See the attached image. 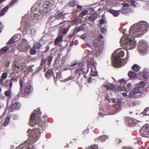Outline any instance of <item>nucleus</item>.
<instances>
[{
    "label": "nucleus",
    "mask_w": 149,
    "mask_h": 149,
    "mask_svg": "<svg viewBox=\"0 0 149 149\" xmlns=\"http://www.w3.org/2000/svg\"><path fill=\"white\" fill-rule=\"evenodd\" d=\"M149 25L147 22L144 21H140L133 25L129 30L130 35L123 36L120 39L121 45L125 48L132 49L135 47L136 42L130 37H138L147 31Z\"/></svg>",
    "instance_id": "f257e3e1"
},
{
    "label": "nucleus",
    "mask_w": 149,
    "mask_h": 149,
    "mask_svg": "<svg viewBox=\"0 0 149 149\" xmlns=\"http://www.w3.org/2000/svg\"><path fill=\"white\" fill-rule=\"evenodd\" d=\"M124 55V51L120 49L115 51L111 56L112 65L115 67L118 68L125 65L128 61V54H127V56L124 59L121 60L120 58L123 57Z\"/></svg>",
    "instance_id": "f03ea898"
},
{
    "label": "nucleus",
    "mask_w": 149,
    "mask_h": 149,
    "mask_svg": "<svg viewBox=\"0 0 149 149\" xmlns=\"http://www.w3.org/2000/svg\"><path fill=\"white\" fill-rule=\"evenodd\" d=\"M87 66L86 71L84 70V69L82 68H80L77 69L75 71V73L77 74H78L79 76L81 75L82 72H83L84 73H86L89 71V68H90L94 67L95 68V65L96 64V63L95 61L93 58H89L87 59Z\"/></svg>",
    "instance_id": "7ed1b4c3"
},
{
    "label": "nucleus",
    "mask_w": 149,
    "mask_h": 149,
    "mask_svg": "<svg viewBox=\"0 0 149 149\" xmlns=\"http://www.w3.org/2000/svg\"><path fill=\"white\" fill-rule=\"evenodd\" d=\"M142 94L140 87H135L130 92L128 97L130 99L138 98L142 97Z\"/></svg>",
    "instance_id": "20e7f679"
},
{
    "label": "nucleus",
    "mask_w": 149,
    "mask_h": 149,
    "mask_svg": "<svg viewBox=\"0 0 149 149\" xmlns=\"http://www.w3.org/2000/svg\"><path fill=\"white\" fill-rule=\"evenodd\" d=\"M42 112H40L38 116L37 114L36 113H33L31 115L30 119L31 121L29 122V124L31 126L34 127L36 125H39L40 124L38 123L37 122L36 123L35 122V119L37 118L38 119V121L42 122V121L41 120L40 118V116L41 115Z\"/></svg>",
    "instance_id": "39448f33"
},
{
    "label": "nucleus",
    "mask_w": 149,
    "mask_h": 149,
    "mask_svg": "<svg viewBox=\"0 0 149 149\" xmlns=\"http://www.w3.org/2000/svg\"><path fill=\"white\" fill-rule=\"evenodd\" d=\"M139 48L140 53L145 54L147 53L148 46L147 42L144 40H141L139 42Z\"/></svg>",
    "instance_id": "423d86ee"
},
{
    "label": "nucleus",
    "mask_w": 149,
    "mask_h": 149,
    "mask_svg": "<svg viewBox=\"0 0 149 149\" xmlns=\"http://www.w3.org/2000/svg\"><path fill=\"white\" fill-rule=\"evenodd\" d=\"M116 103L115 105H113V109L114 111L112 114H114L120 111L121 109V105L120 103H118L117 99L112 98L111 99V102Z\"/></svg>",
    "instance_id": "0eeeda50"
},
{
    "label": "nucleus",
    "mask_w": 149,
    "mask_h": 149,
    "mask_svg": "<svg viewBox=\"0 0 149 149\" xmlns=\"http://www.w3.org/2000/svg\"><path fill=\"white\" fill-rule=\"evenodd\" d=\"M34 148L31 143H30V141L27 140L24 142L22 143L16 149H35Z\"/></svg>",
    "instance_id": "6e6552de"
},
{
    "label": "nucleus",
    "mask_w": 149,
    "mask_h": 149,
    "mask_svg": "<svg viewBox=\"0 0 149 149\" xmlns=\"http://www.w3.org/2000/svg\"><path fill=\"white\" fill-rule=\"evenodd\" d=\"M27 15H26L22 17V20L21 22L22 26L23 25L24 27V31H25L26 33L27 34L29 33V29L27 27L30 26V24L27 18Z\"/></svg>",
    "instance_id": "1a4fd4ad"
},
{
    "label": "nucleus",
    "mask_w": 149,
    "mask_h": 149,
    "mask_svg": "<svg viewBox=\"0 0 149 149\" xmlns=\"http://www.w3.org/2000/svg\"><path fill=\"white\" fill-rule=\"evenodd\" d=\"M140 133L142 136L149 137V125H144L140 130Z\"/></svg>",
    "instance_id": "9d476101"
},
{
    "label": "nucleus",
    "mask_w": 149,
    "mask_h": 149,
    "mask_svg": "<svg viewBox=\"0 0 149 149\" xmlns=\"http://www.w3.org/2000/svg\"><path fill=\"white\" fill-rule=\"evenodd\" d=\"M17 0H13L10 2V3L8 5L6 6L4 8H3L1 10L0 13V17L3 16L5 13L7 12L9 6H12L15 3H16Z\"/></svg>",
    "instance_id": "9b49d317"
},
{
    "label": "nucleus",
    "mask_w": 149,
    "mask_h": 149,
    "mask_svg": "<svg viewBox=\"0 0 149 149\" xmlns=\"http://www.w3.org/2000/svg\"><path fill=\"white\" fill-rule=\"evenodd\" d=\"M34 130H31L29 129L27 131L28 133H29L28 135L29 136V137L33 142H36L39 139L38 136H37L36 134H35L33 133H34Z\"/></svg>",
    "instance_id": "f8f14e48"
},
{
    "label": "nucleus",
    "mask_w": 149,
    "mask_h": 149,
    "mask_svg": "<svg viewBox=\"0 0 149 149\" xmlns=\"http://www.w3.org/2000/svg\"><path fill=\"white\" fill-rule=\"evenodd\" d=\"M119 81L120 83L121 86L118 87L117 89L120 91H125L126 89L125 81L123 79H122L120 80Z\"/></svg>",
    "instance_id": "ddd939ff"
},
{
    "label": "nucleus",
    "mask_w": 149,
    "mask_h": 149,
    "mask_svg": "<svg viewBox=\"0 0 149 149\" xmlns=\"http://www.w3.org/2000/svg\"><path fill=\"white\" fill-rule=\"evenodd\" d=\"M26 88L25 90V93L28 94L31 93L33 90V88L31 85L26 84Z\"/></svg>",
    "instance_id": "4468645a"
},
{
    "label": "nucleus",
    "mask_w": 149,
    "mask_h": 149,
    "mask_svg": "<svg viewBox=\"0 0 149 149\" xmlns=\"http://www.w3.org/2000/svg\"><path fill=\"white\" fill-rule=\"evenodd\" d=\"M54 2L52 1H47L44 3L43 7L44 8H48L53 6Z\"/></svg>",
    "instance_id": "2eb2a0df"
},
{
    "label": "nucleus",
    "mask_w": 149,
    "mask_h": 149,
    "mask_svg": "<svg viewBox=\"0 0 149 149\" xmlns=\"http://www.w3.org/2000/svg\"><path fill=\"white\" fill-rule=\"evenodd\" d=\"M65 13L63 11L62 12H58L57 15L55 17L56 19H63L65 18Z\"/></svg>",
    "instance_id": "dca6fc26"
},
{
    "label": "nucleus",
    "mask_w": 149,
    "mask_h": 149,
    "mask_svg": "<svg viewBox=\"0 0 149 149\" xmlns=\"http://www.w3.org/2000/svg\"><path fill=\"white\" fill-rule=\"evenodd\" d=\"M63 41V36L62 35L58 36L55 40L54 45H58L60 42Z\"/></svg>",
    "instance_id": "f3484780"
},
{
    "label": "nucleus",
    "mask_w": 149,
    "mask_h": 149,
    "mask_svg": "<svg viewBox=\"0 0 149 149\" xmlns=\"http://www.w3.org/2000/svg\"><path fill=\"white\" fill-rule=\"evenodd\" d=\"M127 120L128 122L129 125L130 126H133L136 125L135 121L132 118H128L127 119Z\"/></svg>",
    "instance_id": "a211bd4d"
},
{
    "label": "nucleus",
    "mask_w": 149,
    "mask_h": 149,
    "mask_svg": "<svg viewBox=\"0 0 149 149\" xmlns=\"http://www.w3.org/2000/svg\"><path fill=\"white\" fill-rule=\"evenodd\" d=\"M17 38V35H15L13 36L8 42V44H12L15 42L16 41V39Z\"/></svg>",
    "instance_id": "6ab92c4d"
},
{
    "label": "nucleus",
    "mask_w": 149,
    "mask_h": 149,
    "mask_svg": "<svg viewBox=\"0 0 149 149\" xmlns=\"http://www.w3.org/2000/svg\"><path fill=\"white\" fill-rule=\"evenodd\" d=\"M120 10H116L111 9L109 10V11L112 14L114 17L118 16L120 14L119 11Z\"/></svg>",
    "instance_id": "aec40b11"
},
{
    "label": "nucleus",
    "mask_w": 149,
    "mask_h": 149,
    "mask_svg": "<svg viewBox=\"0 0 149 149\" xmlns=\"http://www.w3.org/2000/svg\"><path fill=\"white\" fill-rule=\"evenodd\" d=\"M13 108L16 109H19L21 107L20 104L18 102L12 103Z\"/></svg>",
    "instance_id": "412c9836"
},
{
    "label": "nucleus",
    "mask_w": 149,
    "mask_h": 149,
    "mask_svg": "<svg viewBox=\"0 0 149 149\" xmlns=\"http://www.w3.org/2000/svg\"><path fill=\"white\" fill-rule=\"evenodd\" d=\"M19 83L20 85V91L18 93V95H19L21 97H23V95L22 94L23 92L22 91V90L23 87V80L21 79H20L19 80Z\"/></svg>",
    "instance_id": "4be33fe9"
},
{
    "label": "nucleus",
    "mask_w": 149,
    "mask_h": 149,
    "mask_svg": "<svg viewBox=\"0 0 149 149\" xmlns=\"http://www.w3.org/2000/svg\"><path fill=\"white\" fill-rule=\"evenodd\" d=\"M128 75L130 78L135 79L136 77V74L133 71L130 70L128 73Z\"/></svg>",
    "instance_id": "5701e85b"
},
{
    "label": "nucleus",
    "mask_w": 149,
    "mask_h": 149,
    "mask_svg": "<svg viewBox=\"0 0 149 149\" xmlns=\"http://www.w3.org/2000/svg\"><path fill=\"white\" fill-rule=\"evenodd\" d=\"M8 50L10 52L11 50H10V47L9 46H7L4 47L0 50V53H2L3 52H6Z\"/></svg>",
    "instance_id": "b1692460"
},
{
    "label": "nucleus",
    "mask_w": 149,
    "mask_h": 149,
    "mask_svg": "<svg viewBox=\"0 0 149 149\" xmlns=\"http://www.w3.org/2000/svg\"><path fill=\"white\" fill-rule=\"evenodd\" d=\"M121 10L123 14L126 15L130 12V10L128 8H123Z\"/></svg>",
    "instance_id": "393cba45"
},
{
    "label": "nucleus",
    "mask_w": 149,
    "mask_h": 149,
    "mask_svg": "<svg viewBox=\"0 0 149 149\" xmlns=\"http://www.w3.org/2000/svg\"><path fill=\"white\" fill-rule=\"evenodd\" d=\"M46 60L45 59H42L41 61L40 65L39 67V68L41 69L43 68H45L46 67Z\"/></svg>",
    "instance_id": "a878e982"
},
{
    "label": "nucleus",
    "mask_w": 149,
    "mask_h": 149,
    "mask_svg": "<svg viewBox=\"0 0 149 149\" xmlns=\"http://www.w3.org/2000/svg\"><path fill=\"white\" fill-rule=\"evenodd\" d=\"M132 69L134 71L137 72L140 69L141 67L138 65L135 64L132 66Z\"/></svg>",
    "instance_id": "bb28decb"
},
{
    "label": "nucleus",
    "mask_w": 149,
    "mask_h": 149,
    "mask_svg": "<svg viewBox=\"0 0 149 149\" xmlns=\"http://www.w3.org/2000/svg\"><path fill=\"white\" fill-rule=\"evenodd\" d=\"M34 45L36 48L38 49H40L42 47V45L41 44L40 42H37L34 43Z\"/></svg>",
    "instance_id": "cd10ccee"
},
{
    "label": "nucleus",
    "mask_w": 149,
    "mask_h": 149,
    "mask_svg": "<svg viewBox=\"0 0 149 149\" xmlns=\"http://www.w3.org/2000/svg\"><path fill=\"white\" fill-rule=\"evenodd\" d=\"M143 114L144 116H149V107H147L144 109Z\"/></svg>",
    "instance_id": "c85d7f7f"
},
{
    "label": "nucleus",
    "mask_w": 149,
    "mask_h": 149,
    "mask_svg": "<svg viewBox=\"0 0 149 149\" xmlns=\"http://www.w3.org/2000/svg\"><path fill=\"white\" fill-rule=\"evenodd\" d=\"M77 3V1L75 0H71L70 1L69 3L70 6L72 7L76 6Z\"/></svg>",
    "instance_id": "c756f323"
},
{
    "label": "nucleus",
    "mask_w": 149,
    "mask_h": 149,
    "mask_svg": "<svg viewBox=\"0 0 149 149\" xmlns=\"http://www.w3.org/2000/svg\"><path fill=\"white\" fill-rule=\"evenodd\" d=\"M100 140H102V142L105 141V140L108 139V137L105 135H103L101 136L99 138Z\"/></svg>",
    "instance_id": "7c9ffc66"
},
{
    "label": "nucleus",
    "mask_w": 149,
    "mask_h": 149,
    "mask_svg": "<svg viewBox=\"0 0 149 149\" xmlns=\"http://www.w3.org/2000/svg\"><path fill=\"white\" fill-rule=\"evenodd\" d=\"M145 86V83L143 81H141L140 82L139 86L136 87H140L141 90V92H142V90L143 88V87Z\"/></svg>",
    "instance_id": "2f4dec72"
},
{
    "label": "nucleus",
    "mask_w": 149,
    "mask_h": 149,
    "mask_svg": "<svg viewBox=\"0 0 149 149\" xmlns=\"http://www.w3.org/2000/svg\"><path fill=\"white\" fill-rule=\"evenodd\" d=\"M70 26H71L69 25L68 28L64 29L62 31V34L63 35L66 34L68 31Z\"/></svg>",
    "instance_id": "473e14b6"
},
{
    "label": "nucleus",
    "mask_w": 149,
    "mask_h": 149,
    "mask_svg": "<svg viewBox=\"0 0 149 149\" xmlns=\"http://www.w3.org/2000/svg\"><path fill=\"white\" fill-rule=\"evenodd\" d=\"M10 118L9 117L7 116L4 122L3 123V125L5 126L8 125L10 121Z\"/></svg>",
    "instance_id": "72a5a7b5"
},
{
    "label": "nucleus",
    "mask_w": 149,
    "mask_h": 149,
    "mask_svg": "<svg viewBox=\"0 0 149 149\" xmlns=\"http://www.w3.org/2000/svg\"><path fill=\"white\" fill-rule=\"evenodd\" d=\"M53 57L52 56V54H51L48 57V65H50L52 61V60L53 58Z\"/></svg>",
    "instance_id": "f704fd0d"
},
{
    "label": "nucleus",
    "mask_w": 149,
    "mask_h": 149,
    "mask_svg": "<svg viewBox=\"0 0 149 149\" xmlns=\"http://www.w3.org/2000/svg\"><path fill=\"white\" fill-rule=\"evenodd\" d=\"M105 99V100L109 102H111V98H109V95L107 93L104 94Z\"/></svg>",
    "instance_id": "c9c22d12"
},
{
    "label": "nucleus",
    "mask_w": 149,
    "mask_h": 149,
    "mask_svg": "<svg viewBox=\"0 0 149 149\" xmlns=\"http://www.w3.org/2000/svg\"><path fill=\"white\" fill-rule=\"evenodd\" d=\"M49 74L50 76H52L54 77V72L52 70H48L46 72V74Z\"/></svg>",
    "instance_id": "e433bc0d"
},
{
    "label": "nucleus",
    "mask_w": 149,
    "mask_h": 149,
    "mask_svg": "<svg viewBox=\"0 0 149 149\" xmlns=\"http://www.w3.org/2000/svg\"><path fill=\"white\" fill-rule=\"evenodd\" d=\"M30 52L31 55H35L36 53V51L34 48H31L30 49Z\"/></svg>",
    "instance_id": "4c0bfd02"
},
{
    "label": "nucleus",
    "mask_w": 149,
    "mask_h": 149,
    "mask_svg": "<svg viewBox=\"0 0 149 149\" xmlns=\"http://www.w3.org/2000/svg\"><path fill=\"white\" fill-rule=\"evenodd\" d=\"M88 13V11L86 10H85L83 11L79 15L80 17H82L84 16L85 15L87 14Z\"/></svg>",
    "instance_id": "58836bf2"
},
{
    "label": "nucleus",
    "mask_w": 149,
    "mask_h": 149,
    "mask_svg": "<svg viewBox=\"0 0 149 149\" xmlns=\"http://www.w3.org/2000/svg\"><path fill=\"white\" fill-rule=\"evenodd\" d=\"M107 85L108 90H113L115 88L114 86L112 84H110L109 85Z\"/></svg>",
    "instance_id": "ea45409f"
},
{
    "label": "nucleus",
    "mask_w": 149,
    "mask_h": 149,
    "mask_svg": "<svg viewBox=\"0 0 149 149\" xmlns=\"http://www.w3.org/2000/svg\"><path fill=\"white\" fill-rule=\"evenodd\" d=\"M126 86L127 87V88L126 87V89L125 90L126 91L128 92L129 90H130L132 89V85L130 83H129L127 85L126 84Z\"/></svg>",
    "instance_id": "a19ab883"
},
{
    "label": "nucleus",
    "mask_w": 149,
    "mask_h": 149,
    "mask_svg": "<svg viewBox=\"0 0 149 149\" xmlns=\"http://www.w3.org/2000/svg\"><path fill=\"white\" fill-rule=\"evenodd\" d=\"M30 32L32 36H34L36 34V31L35 29H31Z\"/></svg>",
    "instance_id": "79ce46f5"
},
{
    "label": "nucleus",
    "mask_w": 149,
    "mask_h": 149,
    "mask_svg": "<svg viewBox=\"0 0 149 149\" xmlns=\"http://www.w3.org/2000/svg\"><path fill=\"white\" fill-rule=\"evenodd\" d=\"M86 149H98V147L97 145H94L91 146L88 148H86Z\"/></svg>",
    "instance_id": "37998d69"
},
{
    "label": "nucleus",
    "mask_w": 149,
    "mask_h": 149,
    "mask_svg": "<svg viewBox=\"0 0 149 149\" xmlns=\"http://www.w3.org/2000/svg\"><path fill=\"white\" fill-rule=\"evenodd\" d=\"M5 94L7 97H10L11 95V92L10 90L7 91H5Z\"/></svg>",
    "instance_id": "c03bdc74"
},
{
    "label": "nucleus",
    "mask_w": 149,
    "mask_h": 149,
    "mask_svg": "<svg viewBox=\"0 0 149 149\" xmlns=\"http://www.w3.org/2000/svg\"><path fill=\"white\" fill-rule=\"evenodd\" d=\"M148 73L146 72H143L142 73L143 77L146 79H147L148 78V76L147 75Z\"/></svg>",
    "instance_id": "a18cd8bd"
},
{
    "label": "nucleus",
    "mask_w": 149,
    "mask_h": 149,
    "mask_svg": "<svg viewBox=\"0 0 149 149\" xmlns=\"http://www.w3.org/2000/svg\"><path fill=\"white\" fill-rule=\"evenodd\" d=\"M101 89L102 91L105 92L108 90L107 85H104L102 86Z\"/></svg>",
    "instance_id": "49530a36"
},
{
    "label": "nucleus",
    "mask_w": 149,
    "mask_h": 149,
    "mask_svg": "<svg viewBox=\"0 0 149 149\" xmlns=\"http://www.w3.org/2000/svg\"><path fill=\"white\" fill-rule=\"evenodd\" d=\"M107 29L105 27H102L101 29V32L104 34H105L107 32Z\"/></svg>",
    "instance_id": "de8ad7c7"
},
{
    "label": "nucleus",
    "mask_w": 149,
    "mask_h": 149,
    "mask_svg": "<svg viewBox=\"0 0 149 149\" xmlns=\"http://www.w3.org/2000/svg\"><path fill=\"white\" fill-rule=\"evenodd\" d=\"M7 77V73L6 72H4L2 74L1 78L2 79H6Z\"/></svg>",
    "instance_id": "09e8293b"
},
{
    "label": "nucleus",
    "mask_w": 149,
    "mask_h": 149,
    "mask_svg": "<svg viewBox=\"0 0 149 149\" xmlns=\"http://www.w3.org/2000/svg\"><path fill=\"white\" fill-rule=\"evenodd\" d=\"M49 49V45H47L45 47V50L43 51L44 53H46L48 52Z\"/></svg>",
    "instance_id": "8fccbe9b"
},
{
    "label": "nucleus",
    "mask_w": 149,
    "mask_h": 149,
    "mask_svg": "<svg viewBox=\"0 0 149 149\" xmlns=\"http://www.w3.org/2000/svg\"><path fill=\"white\" fill-rule=\"evenodd\" d=\"M19 98L18 96H16L14 97L12 101V103L17 102L16 101Z\"/></svg>",
    "instance_id": "3c124183"
},
{
    "label": "nucleus",
    "mask_w": 149,
    "mask_h": 149,
    "mask_svg": "<svg viewBox=\"0 0 149 149\" xmlns=\"http://www.w3.org/2000/svg\"><path fill=\"white\" fill-rule=\"evenodd\" d=\"M131 5L134 7L136 6V3L134 0H132L131 1Z\"/></svg>",
    "instance_id": "603ef678"
},
{
    "label": "nucleus",
    "mask_w": 149,
    "mask_h": 149,
    "mask_svg": "<svg viewBox=\"0 0 149 149\" xmlns=\"http://www.w3.org/2000/svg\"><path fill=\"white\" fill-rule=\"evenodd\" d=\"M83 29V27L82 26H81L77 28L76 30L77 32H79V31Z\"/></svg>",
    "instance_id": "864d4df0"
},
{
    "label": "nucleus",
    "mask_w": 149,
    "mask_h": 149,
    "mask_svg": "<svg viewBox=\"0 0 149 149\" xmlns=\"http://www.w3.org/2000/svg\"><path fill=\"white\" fill-rule=\"evenodd\" d=\"M89 132V129L88 128L86 129L84 131H83L82 133V134L85 135L86 134H87Z\"/></svg>",
    "instance_id": "5fc2aeb1"
},
{
    "label": "nucleus",
    "mask_w": 149,
    "mask_h": 149,
    "mask_svg": "<svg viewBox=\"0 0 149 149\" xmlns=\"http://www.w3.org/2000/svg\"><path fill=\"white\" fill-rule=\"evenodd\" d=\"M13 80V78H11L10 79V83L9 85L10 88H11V87L13 86V83L12 81Z\"/></svg>",
    "instance_id": "6e6d98bb"
},
{
    "label": "nucleus",
    "mask_w": 149,
    "mask_h": 149,
    "mask_svg": "<svg viewBox=\"0 0 149 149\" xmlns=\"http://www.w3.org/2000/svg\"><path fill=\"white\" fill-rule=\"evenodd\" d=\"M122 5L123 6V8H124L125 7H128L129 6L128 4L125 3H122Z\"/></svg>",
    "instance_id": "4d7b16f0"
},
{
    "label": "nucleus",
    "mask_w": 149,
    "mask_h": 149,
    "mask_svg": "<svg viewBox=\"0 0 149 149\" xmlns=\"http://www.w3.org/2000/svg\"><path fill=\"white\" fill-rule=\"evenodd\" d=\"M84 65V63L83 62H80L78 64V66L80 68L83 67Z\"/></svg>",
    "instance_id": "13d9d810"
},
{
    "label": "nucleus",
    "mask_w": 149,
    "mask_h": 149,
    "mask_svg": "<svg viewBox=\"0 0 149 149\" xmlns=\"http://www.w3.org/2000/svg\"><path fill=\"white\" fill-rule=\"evenodd\" d=\"M105 22L104 20L102 17V19L100 20V23L101 24H103Z\"/></svg>",
    "instance_id": "bf43d9fd"
},
{
    "label": "nucleus",
    "mask_w": 149,
    "mask_h": 149,
    "mask_svg": "<svg viewBox=\"0 0 149 149\" xmlns=\"http://www.w3.org/2000/svg\"><path fill=\"white\" fill-rule=\"evenodd\" d=\"M57 78H58L59 79L61 78L62 76L61 75V74L60 73H59V72L57 73Z\"/></svg>",
    "instance_id": "052dcab7"
},
{
    "label": "nucleus",
    "mask_w": 149,
    "mask_h": 149,
    "mask_svg": "<svg viewBox=\"0 0 149 149\" xmlns=\"http://www.w3.org/2000/svg\"><path fill=\"white\" fill-rule=\"evenodd\" d=\"M86 34H83L81 36V38L82 39L84 40L85 39L86 37Z\"/></svg>",
    "instance_id": "680f3d73"
},
{
    "label": "nucleus",
    "mask_w": 149,
    "mask_h": 149,
    "mask_svg": "<svg viewBox=\"0 0 149 149\" xmlns=\"http://www.w3.org/2000/svg\"><path fill=\"white\" fill-rule=\"evenodd\" d=\"M72 78H73L72 77H68L67 78H66L65 79V81H67L71 80L72 79Z\"/></svg>",
    "instance_id": "e2e57ef3"
},
{
    "label": "nucleus",
    "mask_w": 149,
    "mask_h": 149,
    "mask_svg": "<svg viewBox=\"0 0 149 149\" xmlns=\"http://www.w3.org/2000/svg\"><path fill=\"white\" fill-rule=\"evenodd\" d=\"M10 61H7L6 63V66L7 67H9L10 65Z\"/></svg>",
    "instance_id": "0e129e2a"
},
{
    "label": "nucleus",
    "mask_w": 149,
    "mask_h": 149,
    "mask_svg": "<svg viewBox=\"0 0 149 149\" xmlns=\"http://www.w3.org/2000/svg\"><path fill=\"white\" fill-rule=\"evenodd\" d=\"M5 99V97L3 96L2 94H0V99L1 100H4Z\"/></svg>",
    "instance_id": "69168bd1"
},
{
    "label": "nucleus",
    "mask_w": 149,
    "mask_h": 149,
    "mask_svg": "<svg viewBox=\"0 0 149 149\" xmlns=\"http://www.w3.org/2000/svg\"><path fill=\"white\" fill-rule=\"evenodd\" d=\"M93 79L92 77H90L89 78L88 80V83H90L92 82Z\"/></svg>",
    "instance_id": "338daca9"
},
{
    "label": "nucleus",
    "mask_w": 149,
    "mask_h": 149,
    "mask_svg": "<svg viewBox=\"0 0 149 149\" xmlns=\"http://www.w3.org/2000/svg\"><path fill=\"white\" fill-rule=\"evenodd\" d=\"M77 63L76 62H74V63H72L71 66L72 67L75 66L77 65Z\"/></svg>",
    "instance_id": "774afa93"
}]
</instances>
